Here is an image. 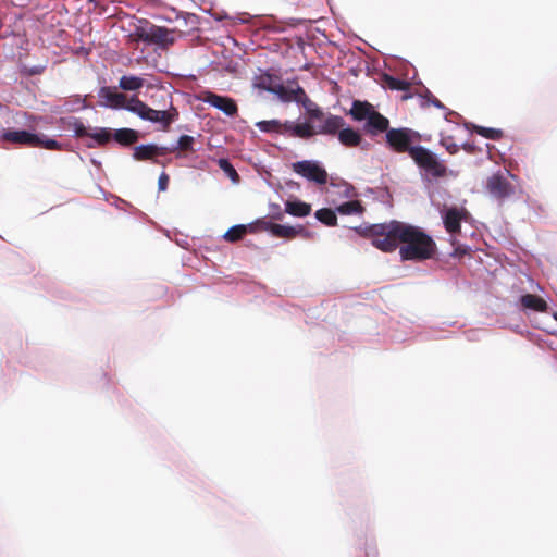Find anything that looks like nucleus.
I'll use <instances>...</instances> for the list:
<instances>
[{
	"label": "nucleus",
	"mask_w": 557,
	"mask_h": 557,
	"mask_svg": "<svg viewBox=\"0 0 557 557\" xmlns=\"http://www.w3.org/2000/svg\"><path fill=\"white\" fill-rule=\"evenodd\" d=\"M357 234L369 238L376 249L383 252L399 250L403 261H425L433 259L437 246L431 235L421 227L397 220L389 222L358 226Z\"/></svg>",
	"instance_id": "nucleus-1"
},
{
	"label": "nucleus",
	"mask_w": 557,
	"mask_h": 557,
	"mask_svg": "<svg viewBox=\"0 0 557 557\" xmlns=\"http://www.w3.org/2000/svg\"><path fill=\"white\" fill-rule=\"evenodd\" d=\"M98 97L101 106L115 110L125 109L141 120L159 123L164 132H168L178 117V111L172 103L168 110H154L137 96L128 98L125 94L119 92L117 87L103 86L99 89Z\"/></svg>",
	"instance_id": "nucleus-2"
},
{
	"label": "nucleus",
	"mask_w": 557,
	"mask_h": 557,
	"mask_svg": "<svg viewBox=\"0 0 557 557\" xmlns=\"http://www.w3.org/2000/svg\"><path fill=\"white\" fill-rule=\"evenodd\" d=\"M410 158L426 175L433 178H441L447 175V166L438 160L435 153L428 148L418 145L410 151Z\"/></svg>",
	"instance_id": "nucleus-3"
},
{
	"label": "nucleus",
	"mask_w": 557,
	"mask_h": 557,
	"mask_svg": "<svg viewBox=\"0 0 557 557\" xmlns=\"http://www.w3.org/2000/svg\"><path fill=\"white\" fill-rule=\"evenodd\" d=\"M385 141L387 148L393 152L410 156V151L418 146L413 144L420 141V135L407 127L391 128L385 135Z\"/></svg>",
	"instance_id": "nucleus-4"
},
{
	"label": "nucleus",
	"mask_w": 557,
	"mask_h": 557,
	"mask_svg": "<svg viewBox=\"0 0 557 557\" xmlns=\"http://www.w3.org/2000/svg\"><path fill=\"white\" fill-rule=\"evenodd\" d=\"M292 168L295 173L310 182H314L319 185H323L327 182L329 175L326 170L317 161H298L293 163Z\"/></svg>",
	"instance_id": "nucleus-5"
},
{
	"label": "nucleus",
	"mask_w": 557,
	"mask_h": 557,
	"mask_svg": "<svg viewBox=\"0 0 557 557\" xmlns=\"http://www.w3.org/2000/svg\"><path fill=\"white\" fill-rule=\"evenodd\" d=\"M441 213L446 232L451 237H456L461 231V222L466 221L469 215L468 210L463 207L454 206L444 209Z\"/></svg>",
	"instance_id": "nucleus-6"
},
{
	"label": "nucleus",
	"mask_w": 557,
	"mask_h": 557,
	"mask_svg": "<svg viewBox=\"0 0 557 557\" xmlns=\"http://www.w3.org/2000/svg\"><path fill=\"white\" fill-rule=\"evenodd\" d=\"M173 148L164 147V146H158L154 144H148V145H140L134 148V159L137 161H147L151 160L152 162L160 164L162 166H165L166 163L164 161H160L157 159V157H162L168 153L173 152Z\"/></svg>",
	"instance_id": "nucleus-7"
},
{
	"label": "nucleus",
	"mask_w": 557,
	"mask_h": 557,
	"mask_svg": "<svg viewBox=\"0 0 557 557\" xmlns=\"http://www.w3.org/2000/svg\"><path fill=\"white\" fill-rule=\"evenodd\" d=\"M486 190L498 200H504L515 193L511 183L500 173L493 174L487 178Z\"/></svg>",
	"instance_id": "nucleus-8"
},
{
	"label": "nucleus",
	"mask_w": 557,
	"mask_h": 557,
	"mask_svg": "<svg viewBox=\"0 0 557 557\" xmlns=\"http://www.w3.org/2000/svg\"><path fill=\"white\" fill-rule=\"evenodd\" d=\"M200 99L203 102L221 110L223 113H225L228 116H234L237 114V111H238L237 104L230 97L221 96V95L214 94L212 91L206 90V91L201 92Z\"/></svg>",
	"instance_id": "nucleus-9"
},
{
	"label": "nucleus",
	"mask_w": 557,
	"mask_h": 557,
	"mask_svg": "<svg viewBox=\"0 0 557 557\" xmlns=\"http://www.w3.org/2000/svg\"><path fill=\"white\" fill-rule=\"evenodd\" d=\"M141 38L147 42L161 46L173 45L175 41L174 30L157 25H151L144 34H141Z\"/></svg>",
	"instance_id": "nucleus-10"
},
{
	"label": "nucleus",
	"mask_w": 557,
	"mask_h": 557,
	"mask_svg": "<svg viewBox=\"0 0 557 557\" xmlns=\"http://www.w3.org/2000/svg\"><path fill=\"white\" fill-rule=\"evenodd\" d=\"M1 139L5 143L24 145L27 147L40 146V137L27 131L7 129L2 133Z\"/></svg>",
	"instance_id": "nucleus-11"
},
{
	"label": "nucleus",
	"mask_w": 557,
	"mask_h": 557,
	"mask_svg": "<svg viewBox=\"0 0 557 557\" xmlns=\"http://www.w3.org/2000/svg\"><path fill=\"white\" fill-rule=\"evenodd\" d=\"M312 121H320L315 126V135H336L338 131L345 126V120L339 115L325 114L323 112L322 119H311Z\"/></svg>",
	"instance_id": "nucleus-12"
},
{
	"label": "nucleus",
	"mask_w": 557,
	"mask_h": 557,
	"mask_svg": "<svg viewBox=\"0 0 557 557\" xmlns=\"http://www.w3.org/2000/svg\"><path fill=\"white\" fill-rule=\"evenodd\" d=\"M389 121L379 111L374 110L373 113L369 116L364 124V132L370 136H377L382 133H387L389 131Z\"/></svg>",
	"instance_id": "nucleus-13"
},
{
	"label": "nucleus",
	"mask_w": 557,
	"mask_h": 557,
	"mask_svg": "<svg viewBox=\"0 0 557 557\" xmlns=\"http://www.w3.org/2000/svg\"><path fill=\"white\" fill-rule=\"evenodd\" d=\"M271 234L277 238H286L293 239L297 236H301L304 238H310L312 235L309 231H307L304 226H289V225H281L276 224L271 226Z\"/></svg>",
	"instance_id": "nucleus-14"
},
{
	"label": "nucleus",
	"mask_w": 557,
	"mask_h": 557,
	"mask_svg": "<svg viewBox=\"0 0 557 557\" xmlns=\"http://www.w3.org/2000/svg\"><path fill=\"white\" fill-rule=\"evenodd\" d=\"M293 95L295 97L293 98V101L304 106V108L307 111V114L309 115V119L323 117V111L320 108L315 107V104L308 98L302 87L297 85L296 88H293Z\"/></svg>",
	"instance_id": "nucleus-15"
},
{
	"label": "nucleus",
	"mask_w": 557,
	"mask_h": 557,
	"mask_svg": "<svg viewBox=\"0 0 557 557\" xmlns=\"http://www.w3.org/2000/svg\"><path fill=\"white\" fill-rule=\"evenodd\" d=\"M519 305L524 311L546 312L548 305L545 299L534 294H524L519 299Z\"/></svg>",
	"instance_id": "nucleus-16"
},
{
	"label": "nucleus",
	"mask_w": 557,
	"mask_h": 557,
	"mask_svg": "<svg viewBox=\"0 0 557 557\" xmlns=\"http://www.w3.org/2000/svg\"><path fill=\"white\" fill-rule=\"evenodd\" d=\"M374 107L367 102V101H360V100H355L352 102V107L350 109V115L352 116L354 120L356 121H367L369 119V116L371 115V113L374 112Z\"/></svg>",
	"instance_id": "nucleus-17"
},
{
	"label": "nucleus",
	"mask_w": 557,
	"mask_h": 557,
	"mask_svg": "<svg viewBox=\"0 0 557 557\" xmlns=\"http://www.w3.org/2000/svg\"><path fill=\"white\" fill-rule=\"evenodd\" d=\"M338 140L345 147H357L362 141L361 135L359 132L355 131L351 127H342L338 133Z\"/></svg>",
	"instance_id": "nucleus-18"
},
{
	"label": "nucleus",
	"mask_w": 557,
	"mask_h": 557,
	"mask_svg": "<svg viewBox=\"0 0 557 557\" xmlns=\"http://www.w3.org/2000/svg\"><path fill=\"white\" fill-rule=\"evenodd\" d=\"M255 233V224L244 225L238 224L232 226L227 232L224 234L223 238L226 242L230 243H236L240 240L247 233Z\"/></svg>",
	"instance_id": "nucleus-19"
},
{
	"label": "nucleus",
	"mask_w": 557,
	"mask_h": 557,
	"mask_svg": "<svg viewBox=\"0 0 557 557\" xmlns=\"http://www.w3.org/2000/svg\"><path fill=\"white\" fill-rule=\"evenodd\" d=\"M285 212L298 218H304L310 214L311 206L304 201H286Z\"/></svg>",
	"instance_id": "nucleus-20"
},
{
	"label": "nucleus",
	"mask_w": 557,
	"mask_h": 557,
	"mask_svg": "<svg viewBox=\"0 0 557 557\" xmlns=\"http://www.w3.org/2000/svg\"><path fill=\"white\" fill-rule=\"evenodd\" d=\"M113 138L116 143L123 146H129L135 144L139 136L138 132L132 128H120L114 132Z\"/></svg>",
	"instance_id": "nucleus-21"
},
{
	"label": "nucleus",
	"mask_w": 557,
	"mask_h": 557,
	"mask_svg": "<svg viewBox=\"0 0 557 557\" xmlns=\"http://www.w3.org/2000/svg\"><path fill=\"white\" fill-rule=\"evenodd\" d=\"M336 211L342 215H360L364 208L359 200H350L336 207Z\"/></svg>",
	"instance_id": "nucleus-22"
},
{
	"label": "nucleus",
	"mask_w": 557,
	"mask_h": 557,
	"mask_svg": "<svg viewBox=\"0 0 557 557\" xmlns=\"http://www.w3.org/2000/svg\"><path fill=\"white\" fill-rule=\"evenodd\" d=\"M144 86V79L134 75H124L119 81V88L125 91H136Z\"/></svg>",
	"instance_id": "nucleus-23"
},
{
	"label": "nucleus",
	"mask_w": 557,
	"mask_h": 557,
	"mask_svg": "<svg viewBox=\"0 0 557 557\" xmlns=\"http://www.w3.org/2000/svg\"><path fill=\"white\" fill-rule=\"evenodd\" d=\"M336 209L332 210L330 208H323L319 209L315 212V218L321 223L325 224L326 226H335L337 225V216H336Z\"/></svg>",
	"instance_id": "nucleus-24"
},
{
	"label": "nucleus",
	"mask_w": 557,
	"mask_h": 557,
	"mask_svg": "<svg viewBox=\"0 0 557 557\" xmlns=\"http://www.w3.org/2000/svg\"><path fill=\"white\" fill-rule=\"evenodd\" d=\"M315 135V126L309 123L295 124L293 136L301 139H308Z\"/></svg>",
	"instance_id": "nucleus-25"
},
{
	"label": "nucleus",
	"mask_w": 557,
	"mask_h": 557,
	"mask_svg": "<svg viewBox=\"0 0 557 557\" xmlns=\"http://www.w3.org/2000/svg\"><path fill=\"white\" fill-rule=\"evenodd\" d=\"M472 129L478 135H480L484 138H487V139H492V140H499L504 136V132L498 128H491V127L473 125Z\"/></svg>",
	"instance_id": "nucleus-26"
},
{
	"label": "nucleus",
	"mask_w": 557,
	"mask_h": 557,
	"mask_svg": "<svg viewBox=\"0 0 557 557\" xmlns=\"http://www.w3.org/2000/svg\"><path fill=\"white\" fill-rule=\"evenodd\" d=\"M384 82L386 86L392 90L406 91L410 88V84L407 81L399 79L391 75H385Z\"/></svg>",
	"instance_id": "nucleus-27"
},
{
	"label": "nucleus",
	"mask_w": 557,
	"mask_h": 557,
	"mask_svg": "<svg viewBox=\"0 0 557 557\" xmlns=\"http://www.w3.org/2000/svg\"><path fill=\"white\" fill-rule=\"evenodd\" d=\"M256 125L261 132L281 134L282 122L278 120L260 121Z\"/></svg>",
	"instance_id": "nucleus-28"
},
{
	"label": "nucleus",
	"mask_w": 557,
	"mask_h": 557,
	"mask_svg": "<svg viewBox=\"0 0 557 557\" xmlns=\"http://www.w3.org/2000/svg\"><path fill=\"white\" fill-rule=\"evenodd\" d=\"M219 166L220 169L235 183L239 181V175L235 168L231 164V162L227 159H220L219 160Z\"/></svg>",
	"instance_id": "nucleus-29"
},
{
	"label": "nucleus",
	"mask_w": 557,
	"mask_h": 557,
	"mask_svg": "<svg viewBox=\"0 0 557 557\" xmlns=\"http://www.w3.org/2000/svg\"><path fill=\"white\" fill-rule=\"evenodd\" d=\"M273 94L277 95L278 98L284 102L293 101V88H287L283 84H277L274 86Z\"/></svg>",
	"instance_id": "nucleus-30"
},
{
	"label": "nucleus",
	"mask_w": 557,
	"mask_h": 557,
	"mask_svg": "<svg viewBox=\"0 0 557 557\" xmlns=\"http://www.w3.org/2000/svg\"><path fill=\"white\" fill-rule=\"evenodd\" d=\"M195 143V139L193 136H189V135H182L180 138H178V141H177V146L174 147V151L176 149L181 150V151H193V145Z\"/></svg>",
	"instance_id": "nucleus-31"
},
{
	"label": "nucleus",
	"mask_w": 557,
	"mask_h": 557,
	"mask_svg": "<svg viewBox=\"0 0 557 557\" xmlns=\"http://www.w3.org/2000/svg\"><path fill=\"white\" fill-rule=\"evenodd\" d=\"M89 137L95 139L98 145L102 146L111 140L112 134L109 129L102 128L97 133L90 134Z\"/></svg>",
	"instance_id": "nucleus-32"
},
{
	"label": "nucleus",
	"mask_w": 557,
	"mask_h": 557,
	"mask_svg": "<svg viewBox=\"0 0 557 557\" xmlns=\"http://www.w3.org/2000/svg\"><path fill=\"white\" fill-rule=\"evenodd\" d=\"M258 87L273 92L274 86H272V76L270 74H263L259 77Z\"/></svg>",
	"instance_id": "nucleus-33"
},
{
	"label": "nucleus",
	"mask_w": 557,
	"mask_h": 557,
	"mask_svg": "<svg viewBox=\"0 0 557 557\" xmlns=\"http://www.w3.org/2000/svg\"><path fill=\"white\" fill-rule=\"evenodd\" d=\"M337 187L345 198H354L357 195L355 187L348 183L338 184Z\"/></svg>",
	"instance_id": "nucleus-34"
},
{
	"label": "nucleus",
	"mask_w": 557,
	"mask_h": 557,
	"mask_svg": "<svg viewBox=\"0 0 557 557\" xmlns=\"http://www.w3.org/2000/svg\"><path fill=\"white\" fill-rule=\"evenodd\" d=\"M252 224H255V232H257L258 230H262V231H268L270 233H271V226L275 225V223L267 221L265 218L258 219Z\"/></svg>",
	"instance_id": "nucleus-35"
},
{
	"label": "nucleus",
	"mask_w": 557,
	"mask_h": 557,
	"mask_svg": "<svg viewBox=\"0 0 557 557\" xmlns=\"http://www.w3.org/2000/svg\"><path fill=\"white\" fill-rule=\"evenodd\" d=\"M270 216L272 220L281 221L284 218V212L281 209V206L278 203H271L270 205Z\"/></svg>",
	"instance_id": "nucleus-36"
},
{
	"label": "nucleus",
	"mask_w": 557,
	"mask_h": 557,
	"mask_svg": "<svg viewBox=\"0 0 557 557\" xmlns=\"http://www.w3.org/2000/svg\"><path fill=\"white\" fill-rule=\"evenodd\" d=\"M451 245L454 246V251L451 256L454 257H461L466 253H468L469 249L467 247H463L459 244H457L456 238L451 237Z\"/></svg>",
	"instance_id": "nucleus-37"
},
{
	"label": "nucleus",
	"mask_w": 557,
	"mask_h": 557,
	"mask_svg": "<svg viewBox=\"0 0 557 557\" xmlns=\"http://www.w3.org/2000/svg\"><path fill=\"white\" fill-rule=\"evenodd\" d=\"M39 147H44L45 149H49V150H58V149H60L61 146L54 139H41L40 138V146Z\"/></svg>",
	"instance_id": "nucleus-38"
},
{
	"label": "nucleus",
	"mask_w": 557,
	"mask_h": 557,
	"mask_svg": "<svg viewBox=\"0 0 557 557\" xmlns=\"http://www.w3.org/2000/svg\"><path fill=\"white\" fill-rule=\"evenodd\" d=\"M74 133L76 137H86L90 136L85 125L82 122H76L74 125Z\"/></svg>",
	"instance_id": "nucleus-39"
},
{
	"label": "nucleus",
	"mask_w": 557,
	"mask_h": 557,
	"mask_svg": "<svg viewBox=\"0 0 557 557\" xmlns=\"http://www.w3.org/2000/svg\"><path fill=\"white\" fill-rule=\"evenodd\" d=\"M169 181H170L169 175L166 173L162 172L158 180L159 190H161V191L166 190Z\"/></svg>",
	"instance_id": "nucleus-40"
},
{
	"label": "nucleus",
	"mask_w": 557,
	"mask_h": 557,
	"mask_svg": "<svg viewBox=\"0 0 557 557\" xmlns=\"http://www.w3.org/2000/svg\"><path fill=\"white\" fill-rule=\"evenodd\" d=\"M293 127H295V123L290 121H286L282 123L281 135H287L289 137L293 136Z\"/></svg>",
	"instance_id": "nucleus-41"
},
{
	"label": "nucleus",
	"mask_w": 557,
	"mask_h": 557,
	"mask_svg": "<svg viewBox=\"0 0 557 557\" xmlns=\"http://www.w3.org/2000/svg\"><path fill=\"white\" fill-rule=\"evenodd\" d=\"M445 147L450 154H455L458 151V146L456 144L446 145Z\"/></svg>",
	"instance_id": "nucleus-42"
},
{
	"label": "nucleus",
	"mask_w": 557,
	"mask_h": 557,
	"mask_svg": "<svg viewBox=\"0 0 557 557\" xmlns=\"http://www.w3.org/2000/svg\"><path fill=\"white\" fill-rule=\"evenodd\" d=\"M433 104L438 107V108L443 107L442 102L438 99H436V98L433 100Z\"/></svg>",
	"instance_id": "nucleus-43"
}]
</instances>
